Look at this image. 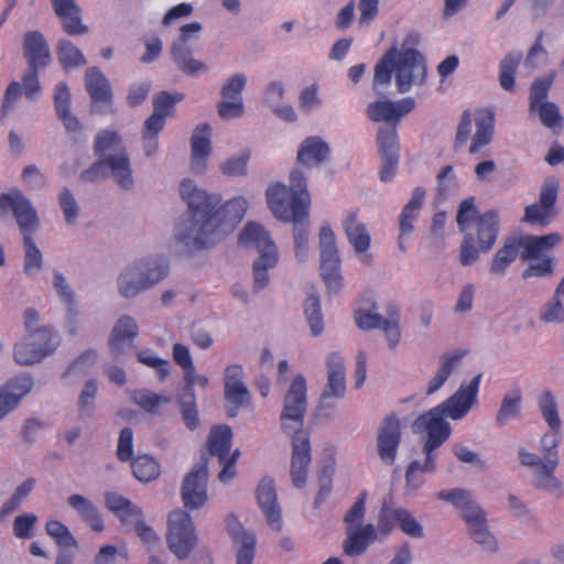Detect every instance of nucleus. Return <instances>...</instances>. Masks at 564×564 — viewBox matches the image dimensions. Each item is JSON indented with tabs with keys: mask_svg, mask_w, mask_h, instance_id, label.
Wrapping results in <instances>:
<instances>
[{
	"mask_svg": "<svg viewBox=\"0 0 564 564\" xmlns=\"http://www.w3.org/2000/svg\"><path fill=\"white\" fill-rule=\"evenodd\" d=\"M55 14L62 22L63 30L69 35H80L88 32L82 23L80 8L75 0H51Z\"/></svg>",
	"mask_w": 564,
	"mask_h": 564,
	"instance_id": "obj_31",
	"label": "nucleus"
},
{
	"mask_svg": "<svg viewBox=\"0 0 564 564\" xmlns=\"http://www.w3.org/2000/svg\"><path fill=\"white\" fill-rule=\"evenodd\" d=\"M232 432L228 425H218L212 429L208 437V452L218 460H225L230 456Z\"/></svg>",
	"mask_w": 564,
	"mask_h": 564,
	"instance_id": "obj_39",
	"label": "nucleus"
},
{
	"mask_svg": "<svg viewBox=\"0 0 564 564\" xmlns=\"http://www.w3.org/2000/svg\"><path fill=\"white\" fill-rule=\"evenodd\" d=\"M169 272V261L162 256L151 254L135 259L118 273L117 292L124 300H134L161 283Z\"/></svg>",
	"mask_w": 564,
	"mask_h": 564,
	"instance_id": "obj_5",
	"label": "nucleus"
},
{
	"mask_svg": "<svg viewBox=\"0 0 564 564\" xmlns=\"http://www.w3.org/2000/svg\"><path fill=\"white\" fill-rule=\"evenodd\" d=\"M307 410V383L303 375H296L285 392L280 415L281 426L288 434L304 432L303 421Z\"/></svg>",
	"mask_w": 564,
	"mask_h": 564,
	"instance_id": "obj_9",
	"label": "nucleus"
},
{
	"mask_svg": "<svg viewBox=\"0 0 564 564\" xmlns=\"http://www.w3.org/2000/svg\"><path fill=\"white\" fill-rule=\"evenodd\" d=\"M54 106L58 119L63 122L66 132L74 140H78L83 132L80 120L70 111V93L65 83L56 85Z\"/></svg>",
	"mask_w": 564,
	"mask_h": 564,
	"instance_id": "obj_24",
	"label": "nucleus"
},
{
	"mask_svg": "<svg viewBox=\"0 0 564 564\" xmlns=\"http://www.w3.org/2000/svg\"><path fill=\"white\" fill-rule=\"evenodd\" d=\"M459 354H446L441 358L440 368L435 376L429 381L426 394H434L447 381L454 369L462 359Z\"/></svg>",
	"mask_w": 564,
	"mask_h": 564,
	"instance_id": "obj_43",
	"label": "nucleus"
},
{
	"mask_svg": "<svg viewBox=\"0 0 564 564\" xmlns=\"http://www.w3.org/2000/svg\"><path fill=\"white\" fill-rule=\"evenodd\" d=\"M388 313L389 317L386 318L380 329L383 330L389 347L394 349L401 338L399 310L392 305L390 306Z\"/></svg>",
	"mask_w": 564,
	"mask_h": 564,
	"instance_id": "obj_59",
	"label": "nucleus"
},
{
	"mask_svg": "<svg viewBox=\"0 0 564 564\" xmlns=\"http://www.w3.org/2000/svg\"><path fill=\"white\" fill-rule=\"evenodd\" d=\"M59 346V336L51 327L31 330L13 347V360L22 367L42 362Z\"/></svg>",
	"mask_w": 564,
	"mask_h": 564,
	"instance_id": "obj_8",
	"label": "nucleus"
},
{
	"mask_svg": "<svg viewBox=\"0 0 564 564\" xmlns=\"http://www.w3.org/2000/svg\"><path fill=\"white\" fill-rule=\"evenodd\" d=\"M436 442L431 435L426 434L422 452L425 455L424 463L413 460L405 471V486L410 491L419 490L425 482L424 473H434L436 470V451L443 445Z\"/></svg>",
	"mask_w": 564,
	"mask_h": 564,
	"instance_id": "obj_19",
	"label": "nucleus"
},
{
	"mask_svg": "<svg viewBox=\"0 0 564 564\" xmlns=\"http://www.w3.org/2000/svg\"><path fill=\"white\" fill-rule=\"evenodd\" d=\"M561 443L558 430L545 433L540 441L543 457L529 452L524 447L518 449L520 464L531 469L532 486L545 494L561 499L563 497V484L555 476L560 458L557 447Z\"/></svg>",
	"mask_w": 564,
	"mask_h": 564,
	"instance_id": "obj_4",
	"label": "nucleus"
},
{
	"mask_svg": "<svg viewBox=\"0 0 564 564\" xmlns=\"http://www.w3.org/2000/svg\"><path fill=\"white\" fill-rule=\"evenodd\" d=\"M23 51L31 67L43 68L51 61L47 42L39 31L25 33Z\"/></svg>",
	"mask_w": 564,
	"mask_h": 564,
	"instance_id": "obj_32",
	"label": "nucleus"
},
{
	"mask_svg": "<svg viewBox=\"0 0 564 564\" xmlns=\"http://www.w3.org/2000/svg\"><path fill=\"white\" fill-rule=\"evenodd\" d=\"M521 242V239L518 237H509L505 240L502 247L497 250L490 262L489 272L492 276H505L509 267L519 256L522 248Z\"/></svg>",
	"mask_w": 564,
	"mask_h": 564,
	"instance_id": "obj_34",
	"label": "nucleus"
},
{
	"mask_svg": "<svg viewBox=\"0 0 564 564\" xmlns=\"http://www.w3.org/2000/svg\"><path fill=\"white\" fill-rule=\"evenodd\" d=\"M139 335L138 322L128 314L121 315L115 323L108 347L113 359H119L126 354L127 345L132 343Z\"/></svg>",
	"mask_w": 564,
	"mask_h": 564,
	"instance_id": "obj_22",
	"label": "nucleus"
},
{
	"mask_svg": "<svg viewBox=\"0 0 564 564\" xmlns=\"http://www.w3.org/2000/svg\"><path fill=\"white\" fill-rule=\"evenodd\" d=\"M180 409L186 426L189 430H195L199 424V417L193 389H189V393H184L180 398Z\"/></svg>",
	"mask_w": 564,
	"mask_h": 564,
	"instance_id": "obj_61",
	"label": "nucleus"
},
{
	"mask_svg": "<svg viewBox=\"0 0 564 564\" xmlns=\"http://www.w3.org/2000/svg\"><path fill=\"white\" fill-rule=\"evenodd\" d=\"M267 202L273 215L281 221H295L297 209H303L308 216L311 196L307 189V178L300 169L290 173V187L275 183L267 189Z\"/></svg>",
	"mask_w": 564,
	"mask_h": 564,
	"instance_id": "obj_6",
	"label": "nucleus"
},
{
	"mask_svg": "<svg viewBox=\"0 0 564 564\" xmlns=\"http://www.w3.org/2000/svg\"><path fill=\"white\" fill-rule=\"evenodd\" d=\"M172 56L178 68L187 75H196L207 70L206 64L192 56L189 47L184 43H174Z\"/></svg>",
	"mask_w": 564,
	"mask_h": 564,
	"instance_id": "obj_41",
	"label": "nucleus"
},
{
	"mask_svg": "<svg viewBox=\"0 0 564 564\" xmlns=\"http://www.w3.org/2000/svg\"><path fill=\"white\" fill-rule=\"evenodd\" d=\"M58 204L66 224L74 225L79 215V205L69 188L64 187L59 192Z\"/></svg>",
	"mask_w": 564,
	"mask_h": 564,
	"instance_id": "obj_63",
	"label": "nucleus"
},
{
	"mask_svg": "<svg viewBox=\"0 0 564 564\" xmlns=\"http://www.w3.org/2000/svg\"><path fill=\"white\" fill-rule=\"evenodd\" d=\"M415 107V100L412 97L392 100H376L368 104L366 115L372 122H386L390 127H397L400 120L410 113Z\"/></svg>",
	"mask_w": 564,
	"mask_h": 564,
	"instance_id": "obj_18",
	"label": "nucleus"
},
{
	"mask_svg": "<svg viewBox=\"0 0 564 564\" xmlns=\"http://www.w3.org/2000/svg\"><path fill=\"white\" fill-rule=\"evenodd\" d=\"M401 442V424L395 414L388 415L379 427L377 436L378 454L380 459L392 465Z\"/></svg>",
	"mask_w": 564,
	"mask_h": 564,
	"instance_id": "obj_21",
	"label": "nucleus"
},
{
	"mask_svg": "<svg viewBox=\"0 0 564 564\" xmlns=\"http://www.w3.org/2000/svg\"><path fill=\"white\" fill-rule=\"evenodd\" d=\"M23 272L30 278H35L40 274L44 265L42 251L32 237L23 238Z\"/></svg>",
	"mask_w": 564,
	"mask_h": 564,
	"instance_id": "obj_45",
	"label": "nucleus"
},
{
	"mask_svg": "<svg viewBox=\"0 0 564 564\" xmlns=\"http://www.w3.org/2000/svg\"><path fill=\"white\" fill-rule=\"evenodd\" d=\"M57 56L59 63L65 68L79 67L86 64L80 50L68 40H61L58 42Z\"/></svg>",
	"mask_w": 564,
	"mask_h": 564,
	"instance_id": "obj_53",
	"label": "nucleus"
},
{
	"mask_svg": "<svg viewBox=\"0 0 564 564\" xmlns=\"http://www.w3.org/2000/svg\"><path fill=\"white\" fill-rule=\"evenodd\" d=\"M210 126L207 123L198 124L193 131L191 138V166L196 173H202L207 166L208 156L212 153Z\"/></svg>",
	"mask_w": 564,
	"mask_h": 564,
	"instance_id": "obj_26",
	"label": "nucleus"
},
{
	"mask_svg": "<svg viewBox=\"0 0 564 564\" xmlns=\"http://www.w3.org/2000/svg\"><path fill=\"white\" fill-rule=\"evenodd\" d=\"M347 540L344 543L346 554L358 556L362 554L368 545L377 539L375 525L366 524L347 529Z\"/></svg>",
	"mask_w": 564,
	"mask_h": 564,
	"instance_id": "obj_36",
	"label": "nucleus"
},
{
	"mask_svg": "<svg viewBox=\"0 0 564 564\" xmlns=\"http://www.w3.org/2000/svg\"><path fill=\"white\" fill-rule=\"evenodd\" d=\"M321 275L329 292L337 293L344 285L336 236L329 225L319 230Z\"/></svg>",
	"mask_w": 564,
	"mask_h": 564,
	"instance_id": "obj_12",
	"label": "nucleus"
},
{
	"mask_svg": "<svg viewBox=\"0 0 564 564\" xmlns=\"http://www.w3.org/2000/svg\"><path fill=\"white\" fill-rule=\"evenodd\" d=\"M539 318L545 324H564V297L553 293L542 305Z\"/></svg>",
	"mask_w": 564,
	"mask_h": 564,
	"instance_id": "obj_48",
	"label": "nucleus"
},
{
	"mask_svg": "<svg viewBox=\"0 0 564 564\" xmlns=\"http://www.w3.org/2000/svg\"><path fill=\"white\" fill-rule=\"evenodd\" d=\"M292 446V482L295 487L302 488L306 484L308 466L311 463V447L307 434L305 432L293 434Z\"/></svg>",
	"mask_w": 564,
	"mask_h": 564,
	"instance_id": "obj_23",
	"label": "nucleus"
},
{
	"mask_svg": "<svg viewBox=\"0 0 564 564\" xmlns=\"http://www.w3.org/2000/svg\"><path fill=\"white\" fill-rule=\"evenodd\" d=\"M227 530L234 543L238 545L237 564H252L256 547L254 534L245 530L234 517L228 518Z\"/></svg>",
	"mask_w": 564,
	"mask_h": 564,
	"instance_id": "obj_29",
	"label": "nucleus"
},
{
	"mask_svg": "<svg viewBox=\"0 0 564 564\" xmlns=\"http://www.w3.org/2000/svg\"><path fill=\"white\" fill-rule=\"evenodd\" d=\"M518 238L522 241L521 247L523 248V260L546 258L545 253L558 246L562 241V235L558 232H552L540 237L524 236Z\"/></svg>",
	"mask_w": 564,
	"mask_h": 564,
	"instance_id": "obj_33",
	"label": "nucleus"
},
{
	"mask_svg": "<svg viewBox=\"0 0 564 564\" xmlns=\"http://www.w3.org/2000/svg\"><path fill=\"white\" fill-rule=\"evenodd\" d=\"M239 243L247 248H254L260 253L252 265L253 291L260 292L269 284V270L279 261L275 243L269 232L256 223H249L240 234Z\"/></svg>",
	"mask_w": 564,
	"mask_h": 564,
	"instance_id": "obj_7",
	"label": "nucleus"
},
{
	"mask_svg": "<svg viewBox=\"0 0 564 564\" xmlns=\"http://www.w3.org/2000/svg\"><path fill=\"white\" fill-rule=\"evenodd\" d=\"M494 134V116L490 112L482 113L476 118V133L473 138L470 152H477L481 147L488 144Z\"/></svg>",
	"mask_w": 564,
	"mask_h": 564,
	"instance_id": "obj_47",
	"label": "nucleus"
},
{
	"mask_svg": "<svg viewBox=\"0 0 564 564\" xmlns=\"http://www.w3.org/2000/svg\"><path fill=\"white\" fill-rule=\"evenodd\" d=\"M180 193L189 214L177 224L174 236L177 241L196 250L224 240L242 220L249 206L241 196L221 205L218 195L198 188L192 180L181 183Z\"/></svg>",
	"mask_w": 564,
	"mask_h": 564,
	"instance_id": "obj_1",
	"label": "nucleus"
},
{
	"mask_svg": "<svg viewBox=\"0 0 564 564\" xmlns=\"http://www.w3.org/2000/svg\"><path fill=\"white\" fill-rule=\"evenodd\" d=\"M326 365L327 383L319 398L318 408L321 410L333 409L335 406L334 400L344 398L346 392L344 358L337 352H332L326 359Z\"/></svg>",
	"mask_w": 564,
	"mask_h": 564,
	"instance_id": "obj_14",
	"label": "nucleus"
},
{
	"mask_svg": "<svg viewBox=\"0 0 564 564\" xmlns=\"http://www.w3.org/2000/svg\"><path fill=\"white\" fill-rule=\"evenodd\" d=\"M53 288L57 292L61 301L67 305L69 315L76 316V297L63 273L58 271L54 272Z\"/></svg>",
	"mask_w": 564,
	"mask_h": 564,
	"instance_id": "obj_62",
	"label": "nucleus"
},
{
	"mask_svg": "<svg viewBox=\"0 0 564 564\" xmlns=\"http://www.w3.org/2000/svg\"><path fill=\"white\" fill-rule=\"evenodd\" d=\"M247 85V76L242 73L231 75L220 89L221 100L218 115L225 119L239 118L243 115L242 90Z\"/></svg>",
	"mask_w": 564,
	"mask_h": 564,
	"instance_id": "obj_17",
	"label": "nucleus"
},
{
	"mask_svg": "<svg viewBox=\"0 0 564 564\" xmlns=\"http://www.w3.org/2000/svg\"><path fill=\"white\" fill-rule=\"evenodd\" d=\"M330 158V147L321 137L305 138L299 145L296 160L306 167L319 166Z\"/></svg>",
	"mask_w": 564,
	"mask_h": 564,
	"instance_id": "obj_27",
	"label": "nucleus"
},
{
	"mask_svg": "<svg viewBox=\"0 0 564 564\" xmlns=\"http://www.w3.org/2000/svg\"><path fill=\"white\" fill-rule=\"evenodd\" d=\"M132 401L144 411L154 413L161 405L169 404L171 398L143 389L132 393Z\"/></svg>",
	"mask_w": 564,
	"mask_h": 564,
	"instance_id": "obj_57",
	"label": "nucleus"
},
{
	"mask_svg": "<svg viewBox=\"0 0 564 564\" xmlns=\"http://www.w3.org/2000/svg\"><path fill=\"white\" fill-rule=\"evenodd\" d=\"M127 150L120 134L112 130H101L97 133L94 142V151L98 156L115 155V153Z\"/></svg>",
	"mask_w": 564,
	"mask_h": 564,
	"instance_id": "obj_42",
	"label": "nucleus"
},
{
	"mask_svg": "<svg viewBox=\"0 0 564 564\" xmlns=\"http://www.w3.org/2000/svg\"><path fill=\"white\" fill-rule=\"evenodd\" d=\"M530 112H536L541 123L549 129L561 130L563 128V117L561 115L560 108L552 101L544 102Z\"/></svg>",
	"mask_w": 564,
	"mask_h": 564,
	"instance_id": "obj_58",
	"label": "nucleus"
},
{
	"mask_svg": "<svg viewBox=\"0 0 564 564\" xmlns=\"http://www.w3.org/2000/svg\"><path fill=\"white\" fill-rule=\"evenodd\" d=\"M97 392V381L95 379H89L86 381L78 397V414L82 419L93 417Z\"/></svg>",
	"mask_w": 564,
	"mask_h": 564,
	"instance_id": "obj_51",
	"label": "nucleus"
},
{
	"mask_svg": "<svg viewBox=\"0 0 564 564\" xmlns=\"http://www.w3.org/2000/svg\"><path fill=\"white\" fill-rule=\"evenodd\" d=\"M498 213L488 210L477 217V242L481 252H488L495 245L498 236Z\"/></svg>",
	"mask_w": 564,
	"mask_h": 564,
	"instance_id": "obj_37",
	"label": "nucleus"
},
{
	"mask_svg": "<svg viewBox=\"0 0 564 564\" xmlns=\"http://www.w3.org/2000/svg\"><path fill=\"white\" fill-rule=\"evenodd\" d=\"M522 52L512 51L499 63V84L502 89L512 91L514 89V75L522 61Z\"/></svg>",
	"mask_w": 564,
	"mask_h": 564,
	"instance_id": "obj_44",
	"label": "nucleus"
},
{
	"mask_svg": "<svg viewBox=\"0 0 564 564\" xmlns=\"http://www.w3.org/2000/svg\"><path fill=\"white\" fill-rule=\"evenodd\" d=\"M296 220L293 221V237H294V248H295V257L297 261L305 262L308 258V216H305V212L303 209H297Z\"/></svg>",
	"mask_w": 564,
	"mask_h": 564,
	"instance_id": "obj_40",
	"label": "nucleus"
},
{
	"mask_svg": "<svg viewBox=\"0 0 564 564\" xmlns=\"http://www.w3.org/2000/svg\"><path fill=\"white\" fill-rule=\"evenodd\" d=\"M106 165L108 177L112 178L121 189L131 191L134 187L131 161L127 150L107 155Z\"/></svg>",
	"mask_w": 564,
	"mask_h": 564,
	"instance_id": "obj_28",
	"label": "nucleus"
},
{
	"mask_svg": "<svg viewBox=\"0 0 564 564\" xmlns=\"http://www.w3.org/2000/svg\"><path fill=\"white\" fill-rule=\"evenodd\" d=\"M137 357L141 364L149 368L155 369L160 380L166 379V377L170 375L169 360L160 358L152 350L143 349L138 352Z\"/></svg>",
	"mask_w": 564,
	"mask_h": 564,
	"instance_id": "obj_64",
	"label": "nucleus"
},
{
	"mask_svg": "<svg viewBox=\"0 0 564 564\" xmlns=\"http://www.w3.org/2000/svg\"><path fill=\"white\" fill-rule=\"evenodd\" d=\"M33 387L34 380L28 373L13 377L0 387V421L20 405Z\"/></svg>",
	"mask_w": 564,
	"mask_h": 564,
	"instance_id": "obj_20",
	"label": "nucleus"
},
{
	"mask_svg": "<svg viewBox=\"0 0 564 564\" xmlns=\"http://www.w3.org/2000/svg\"><path fill=\"white\" fill-rule=\"evenodd\" d=\"M131 468L134 477L148 482L155 479L160 475L158 463L149 455H141L131 462Z\"/></svg>",
	"mask_w": 564,
	"mask_h": 564,
	"instance_id": "obj_52",
	"label": "nucleus"
},
{
	"mask_svg": "<svg viewBox=\"0 0 564 564\" xmlns=\"http://www.w3.org/2000/svg\"><path fill=\"white\" fill-rule=\"evenodd\" d=\"M344 232L348 242L354 248L357 258L365 264L372 263V256L368 253L371 245L370 232L356 210L347 212L341 220Z\"/></svg>",
	"mask_w": 564,
	"mask_h": 564,
	"instance_id": "obj_16",
	"label": "nucleus"
},
{
	"mask_svg": "<svg viewBox=\"0 0 564 564\" xmlns=\"http://www.w3.org/2000/svg\"><path fill=\"white\" fill-rule=\"evenodd\" d=\"M558 184L555 180H545L539 196V200L524 208L522 221L535 225L547 226L556 216L555 203L557 199Z\"/></svg>",
	"mask_w": 564,
	"mask_h": 564,
	"instance_id": "obj_13",
	"label": "nucleus"
},
{
	"mask_svg": "<svg viewBox=\"0 0 564 564\" xmlns=\"http://www.w3.org/2000/svg\"><path fill=\"white\" fill-rule=\"evenodd\" d=\"M304 314L311 328V333L314 336H318L324 330V321L321 311L319 297L311 293L304 301Z\"/></svg>",
	"mask_w": 564,
	"mask_h": 564,
	"instance_id": "obj_49",
	"label": "nucleus"
},
{
	"mask_svg": "<svg viewBox=\"0 0 564 564\" xmlns=\"http://www.w3.org/2000/svg\"><path fill=\"white\" fill-rule=\"evenodd\" d=\"M257 499L267 521L272 530L282 529L281 509L276 500L274 481L264 477L257 488Z\"/></svg>",
	"mask_w": 564,
	"mask_h": 564,
	"instance_id": "obj_25",
	"label": "nucleus"
},
{
	"mask_svg": "<svg viewBox=\"0 0 564 564\" xmlns=\"http://www.w3.org/2000/svg\"><path fill=\"white\" fill-rule=\"evenodd\" d=\"M426 73L425 58L416 48H398L394 45L376 64L372 87L388 86L394 75L398 91L404 94L413 86L423 85Z\"/></svg>",
	"mask_w": 564,
	"mask_h": 564,
	"instance_id": "obj_3",
	"label": "nucleus"
},
{
	"mask_svg": "<svg viewBox=\"0 0 564 564\" xmlns=\"http://www.w3.org/2000/svg\"><path fill=\"white\" fill-rule=\"evenodd\" d=\"M85 84L93 102L108 104L111 101L110 85L98 68L91 67L86 70Z\"/></svg>",
	"mask_w": 564,
	"mask_h": 564,
	"instance_id": "obj_38",
	"label": "nucleus"
},
{
	"mask_svg": "<svg viewBox=\"0 0 564 564\" xmlns=\"http://www.w3.org/2000/svg\"><path fill=\"white\" fill-rule=\"evenodd\" d=\"M377 144L381 156H399L397 127H381L378 130Z\"/></svg>",
	"mask_w": 564,
	"mask_h": 564,
	"instance_id": "obj_55",
	"label": "nucleus"
},
{
	"mask_svg": "<svg viewBox=\"0 0 564 564\" xmlns=\"http://www.w3.org/2000/svg\"><path fill=\"white\" fill-rule=\"evenodd\" d=\"M207 480L208 466L206 460H202L185 476L181 497L183 503L189 509H199L207 501Z\"/></svg>",
	"mask_w": 564,
	"mask_h": 564,
	"instance_id": "obj_15",
	"label": "nucleus"
},
{
	"mask_svg": "<svg viewBox=\"0 0 564 564\" xmlns=\"http://www.w3.org/2000/svg\"><path fill=\"white\" fill-rule=\"evenodd\" d=\"M469 535L475 543L480 545L486 552H496L498 550V542L495 535L490 532L487 520L473 525L468 529Z\"/></svg>",
	"mask_w": 564,
	"mask_h": 564,
	"instance_id": "obj_60",
	"label": "nucleus"
},
{
	"mask_svg": "<svg viewBox=\"0 0 564 564\" xmlns=\"http://www.w3.org/2000/svg\"><path fill=\"white\" fill-rule=\"evenodd\" d=\"M538 405L543 419L549 424L551 430H558L561 426V419L558 416L557 403L550 390L544 391L539 397Z\"/></svg>",
	"mask_w": 564,
	"mask_h": 564,
	"instance_id": "obj_54",
	"label": "nucleus"
},
{
	"mask_svg": "<svg viewBox=\"0 0 564 564\" xmlns=\"http://www.w3.org/2000/svg\"><path fill=\"white\" fill-rule=\"evenodd\" d=\"M243 369L240 365H229L224 373L226 400L236 409L243 405L249 398L247 386L242 381Z\"/></svg>",
	"mask_w": 564,
	"mask_h": 564,
	"instance_id": "obj_30",
	"label": "nucleus"
},
{
	"mask_svg": "<svg viewBox=\"0 0 564 564\" xmlns=\"http://www.w3.org/2000/svg\"><path fill=\"white\" fill-rule=\"evenodd\" d=\"M67 505L77 512L82 521L93 531H104L105 525L101 514L98 508L88 498L79 494H74L67 498Z\"/></svg>",
	"mask_w": 564,
	"mask_h": 564,
	"instance_id": "obj_35",
	"label": "nucleus"
},
{
	"mask_svg": "<svg viewBox=\"0 0 564 564\" xmlns=\"http://www.w3.org/2000/svg\"><path fill=\"white\" fill-rule=\"evenodd\" d=\"M46 533L54 539L56 544L61 547H73L78 546L77 540L72 534L69 529L57 520L47 521L45 524Z\"/></svg>",
	"mask_w": 564,
	"mask_h": 564,
	"instance_id": "obj_56",
	"label": "nucleus"
},
{
	"mask_svg": "<svg viewBox=\"0 0 564 564\" xmlns=\"http://www.w3.org/2000/svg\"><path fill=\"white\" fill-rule=\"evenodd\" d=\"M521 401L522 394L519 389H513L507 392L497 413V424L505 425L507 422L519 417L521 411Z\"/></svg>",
	"mask_w": 564,
	"mask_h": 564,
	"instance_id": "obj_46",
	"label": "nucleus"
},
{
	"mask_svg": "<svg viewBox=\"0 0 564 564\" xmlns=\"http://www.w3.org/2000/svg\"><path fill=\"white\" fill-rule=\"evenodd\" d=\"M481 381L478 373L469 382L463 381L457 391L438 405L420 415L413 423L415 433L426 432L436 442L445 443L452 434L447 417L453 421L463 420L477 403Z\"/></svg>",
	"mask_w": 564,
	"mask_h": 564,
	"instance_id": "obj_2",
	"label": "nucleus"
},
{
	"mask_svg": "<svg viewBox=\"0 0 564 564\" xmlns=\"http://www.w3.org/2000/svg\"><path fill=\"white\" fill-rule=\"evenodd\" d=\"M0 214H12L23 236L32 237L40 227L37 212L31 200L18 188L0 194Z\"/></svg>",
	"mask_w": 564,
	"mask_h": 564,
	"instance_id": "obj_10",
	"label": "nucleus"
},
{
	"mask_svg": "<svg viewBox=\"0 0 564 564\" xmlns=\"http://www.w3.org/2000/svg\"><path fill=\"white\" fill-rule=\"evenodd\" d=\"M554 78L555 74L551 73L547 76L538 77L533 80L530 87L529 111H533L538 106L547 102L546 98Z\"/></svg>",
	"mask_w": 564,
	"mask_h": 564,
	"instance_id": "obj_50",
	"label": "nucleus"
},
{
	"mask_svg": "<svg viewBox=\"0 0 564 564\" xmlns=\"http://www.w3.org/2000/svg\"><path fill=\"white\" fill-rule=\"evenodd\" d=\"M166 541L171 552L178 558H186L195 547L197 536L192 517L182 509L169 514Z\"/></svg>",
	"mask_w": 564,
	"mask_h": 564,
	"instance_id": "obj_11",
	"label": "nucleus"
}]
</instances>
